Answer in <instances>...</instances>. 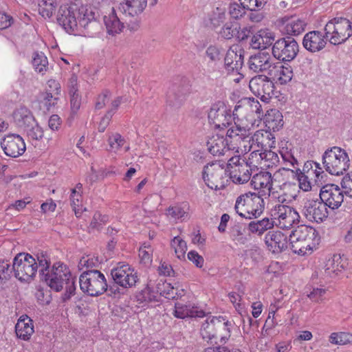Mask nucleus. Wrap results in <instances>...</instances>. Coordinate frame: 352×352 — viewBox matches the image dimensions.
<instances>
[{"label": "nucleus", "mask_w": 352, "mask_h": 352, "mask_svg": "<svg viewBox=\"0 0 352 352\" xmlns=\"http://www.w3.org/2000/svg\"><path fill=\"white\" fill-rule=\"evenodd\" d=\"M234 111L236 116H242L246 114L245 122L241 120L242 126L236 125L231 126L227 131L226 139L227 143L229 144L230 148L234 150L236 153H243L247 151L245 143L248 141L245 140L246 133L250 131L254 128L257 118H261L263 116L261 105L258 100L253 99L245 100L243 102L242 104L238 105Z\"/></svg>", "instance_id": "obj_1"}, {"label": "nucleus", "mask_w": 352, "mask_h": 352, "mask_svg": "<svg viewBox=\"0 0 352 352\" xmlns=\"http://www.w3.org/2000/svg\"><path fill=\"white\" fill-rule=\"evenodd\" d=\"M57 21L67 32L73 34L77 30L78 25L85 27L88 25L90 17L85 13L83 6L80 8L76 3H67L59 8Z\"/></svg>", "instance_id": "obj_2"}, {"label": "nucleus", "mask_w": 352, "mask_h": 352, "mask_svg": "<svg viewBox=\"0 0 352 352\" xmlns=\"http://www.w3.org/2000/svg\"><path fill=\"white\" fill-rule=\"evenodd\" d=\"M251 91L265 102H269L271 99L274 100V103L277 106H283L286 102L284 89H275V86L263 76L252 78L249 82Z\"/></svg>", "instance_id": "obj_3"}, {"label": "nucleus", "mask_w": 352, "mask_h": 352, "mask_svg": "<svg viewBox=\"0 0 352 352\" xmlns=\"http://www.w3.org/2000/svg\"><path fill=\"white\" fill-rule=\"evenodd\" d=\"M286 168H281L276 170L273 176H272L271 182V198L278 201V204L275 205V210L278 214V219L284 220L286 219L285 210L286 205L284 204L286 201ZM276 226H280L282 228L285 227V225L281 226L280 222Z\"/></svg>", "instance_id": "obj_4"}, {"label": "nucleus", "mask_w": 352, "mask_h": 352, "mask_svg": "<svg viewBox=\"0 0 352 352\" xmlns=\"http://www.w3.org/2000/svg\"><path fill=\"white\" fill-rule=\"evenodd\" d=\"M236 213L245 219L259 217L265 208V202L261 195L249 192L240 195L236 200Z\"/></svg>", "instance_id": "obj_5"}, {"label": "nucleus", "mask_w": 352, "mask_h": 352, "mask_svg": "<svg viewBox=\"0 0 352 352\" xmlns=\"http://www.w3.org/2000/svg\"><path fill=\"white\" fill-rule=\"evenodd\" d=\"M322 164L331 175H340L349 167V158L345 150L338 146L328 148L322 155Z\"/></svg>", "instance_id": "obj_6"}, {"label": "nucleus", "mask_w": 352, "mask_h": 352, "mask_svg": "<svg viewBox=\"0 0 352 352\" xmlns=\"http://www.w3.org/2000/svg\"><path fill=\"white\" fill-rule=\"evenodd\" d=\"M317 236V232L311 227L301 225L289 233V241L292 251L299 255H305L311 251V241Z\"/></svg>", "instance_id": "obj_7"}, {"label": "nucleus", "mask_w": 352, "mask_h": 352, "mask_svg": "<svg viewBox=\"0 0 352 352\" xmlns=\"http://www.w3.org/2000/svg\"><path fill=\"white\" fill-rule=\"evenodd\" d=\"M201 335L208 342H212L214 340L216 344L218 340L221 343L226 342L230 336L228 322L220 317H209L202 324Z\"/></svg>", "instance_id": "obj_8"}, {"label": "nucleus", "mask_w": 352, "mask_h": 352, "mask_svg": "<svg viewBox=\"0 0 352 352\" xmlns=\"http://www.w3.org/2000/svg\"><path fill=\"white\" fill-rule=\"evenodd\" d=\"M80 289L91 296H98L107 289V282L104 275L99 270L84 271L80 276Z\"/></svg>", "instance_id": "obj_9"}, {"label": "nucleus", "mask_w": 352, "mask_h": 352, "mask_svg": "<svg viewBox=\"0 0 352 352\" xmlns=\"http://www.w3.org/2000/svg\"><path fill=\"white\" fill-rule=\"evenodd\" d=\"M324 31L331 44H342L352 36V22L343 17L334 18L326 24Z\"/></svg>", "instance_id": "obj_10"}, {"label": "nucleus", "mask_w": 352, "mask_h": 352, "mask_svg": "<svg viewBox=\"0 0 352 352\" xmlns=\"http://www.w3.org/2000/svg\"><path fill=\"white\" fill-rule=\"evenodd\" d=\"M12 270L16 278L28 282L35 276L38 265L36 259L30 254L19 253L13 259Z\"/></svg>", "instance_id": "obj_11"}, {"label": "nucleus", "mask_w": 352, "mask_h": 352, "mask_svg": "<svg viewBox=\"0 0 352 352\" xmlns=\"http://www.w3.org/2000/svg\"><path fill=\"white\" fill-rule=\"evenodd\" d=\"M287 179H292L290 182L294 186L298 184V188L305 192L311 190V182L307 181L305 173L301 171L297 148L290 149L289 153L287 152Z\"/></svg>", "instance_id": "obj_12"}, {"label": "nucleus", "mask_w": 352, "mask_h": 352, "mask_svg": "<svg viewBox=\"0 0 352 352\" xmlns=\"http://www.w3.org/2000/svg\"><path fill=\"white\" fill-rule=\"evenodd\" d=\"M202 177L206 185L215 190L225 188L229 182L226 170L219 162L206 165L204 168Z\"/></svg>", "instance_id": "obj_13"}, {"label": "nucleus", "mask_w": 352, "mask_h": 352, "mask_svg": "<svg viewBox=\"0 0 352 352\" xmlns=\"http://www.w3.org/2000/svg\"><path fill=\"white\" fill-rule=\"evenodd\" d=\"M240 154L232 155L227 165L230 179L234 183L238 184L248 182L251 177V170L248 167L245 160L241 157Z\"/></svg>", "instance_id": "obj_14"}, {"label": "nucleus", "mask_w": 352, "mask_h": 352, "mask_svg": "<svg viewBox=\"0 0 352 352\" xmlns=\"http://www.w3.org/2000/svg\"><path fill=\"white\" fill-rule=\"evenodd\" d=\"M111 276L114 282L123 288H131L139 280L137 272L129 264L119 263L111 270Z\"/></svg>", "instance_id": "obj_15"}, {"label": "nucleus", "mask_w": 352, "mask_h": 352, "mask_svg": "<svg viewBox=\"0 0 352 352\" xmlns=\"http://www.w3.org/2000/svg\"><path fill=\"white\" fill-rule=\"evenodd\" d=\"M71 277L72 274L67 265L57 262L53 265L51 272L45 274V281L51 289L59 292Z\"/></svg>", "instance_id": "obj_16"}, {"label": "nucleus", "mask_w": 352, "mask_h": 352, "mask_svg": "<svg viewBox=\"0 0 352 352\" xmlns=\"http://www.w3.org/2000/svg\"><path fill=\"white\" fill-rule=\"evenodd\" d=\"M0 144L4 154L10 157H20L26 151L25 142L19 134L9 133L5 135Z\"/></svg>", "instance_id": "obj_17"}, {"label": "nucleus", "mask_w": 352, "mask_h": 352, "mask_svg": "<svg viewBox=\"0 0 352 352\" xmlns=\"http://www.w3.org/2000/svg\"><path fill=\"white\" fill-rule=\"evenodd\" d=\"M209 122L214 128L223 129L232 122L230 110H228L223 102L214 104L208 113Z\"/></svg>", "instance_id": "obj_18"}, {"label": "nucleus", "mask_w": 352, "mask_h": 352, "mask_svg": "<svg viewBox=\"0 0 352 352\" xmlns=\"http://www.w3.org/2000/svg\"><path fill=\"white\" fill-rule=\"evenodd\" d=\"M320 199L331 209L338 208L344 201L343 191L337 185L323 186L320 190Z\"/></svg>", "instance_id": "obj_19"}, {"label": "nucleus", "mask_w": 352, "mask_h": 352, "mask_svg": "<svg viewBox=\"0 0 352 352\" xmlns=\"http://www.w3.org/2000/svg\"><path fill=\"white\" fill-rule=\"evenodd\" d=\"M327 207L320 199L308 200L304 207L305 215L311 221L322 222L328 217Z\"/></svg>", "instance_id": "obj_20"}, {"label": "nucleus", "mask_w": 352, "mask_h": 352, "mask_svg": "<svg viewBox=\"0 0 352 352\" xmlns=\"http://www.w3.org/2000/svg\"><path fill=\"white\" fill-rule=\"evenodd\" d=\"M207 146L209 152L216 156L226 155L228 157L236 153L227 143L226 139L218 134L209 138Z\"/></svg>", "instance_id": "obj_21"}, {"label": "nucleus", "mask_w": 352, "mask_h": 352, "mask_svg": "<svg viewBox=\"0 0 352 352\" xmlns=\"http://www.w3.org/2000/svg\"><path fill=\"white\" fill-rule=\"evenodd\" d=\"M167 218L174 222H184L190 217V206L188 202L182 201L170 206L165 212Z\"/></svg>", "instance_id": "obj_22"}, {"label": "nucleus", "mask_w": 352, "mask_h": 352, "mask_svg": "<svg viewBox=\"0 0 352 352\" xmlns=\"http://www.w3.org/2000/svg\"><path fill=\"white\" fill-rule=\"evenodd\" d=\"M242 50L238 45L232 46L227 52L224 61L228 72H236L242 68L243 56Z\"/></svg>", "instance_id": "obj_23"}, {"label": "nucleus", "mask_w": 352, "mask_h": 352, "mask_svg": "<svg viewBox=\"0 0 352 352\" xmlns=\"http://www.w3.org/2000/svg\"><path fill=\"white\" fill-rule=\"evenodd\" d=\"M272 175L269 172H260L255 174L251 179V186L258 191L261 196L271 197Z\"/></svg>", "instance_id": "obj_24"}, {"label": "nucleus", "mask_w": 352, "mask_h": 352, "mask_svg": "<svg viewBox=\"0 0 352 352\" xmlns=\"http://www.w3.org/2000/svg\"><path fill=\"white\" fill-rule=\"evenodd\" d=\"M324 36L319 31H311L307 33L302 41L303 47L311 52L322 50L326 45Z\"/></svg>", "instance_id": "obj_25"}, {"label": "nucleus", "mask_w": 352, "mask_h": 352, "mask_svg": "<svg viewBox=\"0 0 352 352\" xmlns=\"http://www.w3.org/2000/svg\"><path fill=\"white\" fill-rule=\"evenodd\" d=\"M15 333L18 338L30 340L34 333L33 320L26 314L21 316L15 325Z\"/></svg>", "instance_id": "obj_26"}, {"label": "nucleus", "mask_w": 352, "mask_h": 352, "mask_svg": "<svg viewBox=\"0 0 352 352\" xmlns=\"http://www.w3.org/2000/svg\"><path fill=\"white\" fill-rule=\"evenodd\" d=\"M204 311L190 302H178L175 305L173 315L178 318L202 317Z\"/></svg>", "instance_id": "obj_27"}, {"label": "nucleus", "mask_w": 352, "mask_h": 352, "mask_svg": "<svg viewBox=\"0 0 352 352\" xmlns=\"http://www.w3.org/2000/svg\"><path fill=\"white\" fill-rule=\"evenodd\" d=\"M274 137L267 130L256 131L251 138L250 148L264 150L273 146Z\"/></svg>", "instance_id": "obj_28"}, {"label": "nucleus", "mask_w": 352, "mask_h": 352, "mask_svg": "<svg viewBox=\"0 0 352 352\" xmlns=\"http://www.w3.org/2000/svg\"><path fill=\"white\" fill-rule=\"evenodd\" d=\"M265 241L273 252H280L286 247V234L279 230L269 232L265 236Z\"/></svg>", "instance_id": "obj_29"}, {"label": "nucleus", "mask_w": 352, "mask_h": 352, "mask_svg": "<svg viewBox=\"0 0 352 352\" xmlns=\"http://www.w3.org/2000/svg\"><path fill=\"white\" fill-rule=\"evenodd\" d=\"M271 82L275 86V89H284L286 97V72L285 63L278 62L270 71Z\"/></svg>", "instance_id": "obj_30"}, {"label": "nucleus", "mask_w": 352, "mask_h": 352, "mask_svg": "<svg viewBox=\"0 0 352 352\" xmlns=\"http://www.w3.org/2000/svg\"><path fill=\"white\" fill-rule=\"evenodd\" d=\"M302 172L305 173L307 181H309V178L314 177V182L318 186L322 184V180L325 175L324 170L320 167V164L314 161H307L303 166Z\"/></svg>", "instance_id": "obj_31"}, {"label": "nucleus", "mask_w": 352, "mask_h": 352, "mask_svg": "<svg viewBox=\"0 0 352 352\" xmlns=\"http://www.w3.org/2000/svg\"><path fill=\"white\" fill-rule=\"evenodd\" d=\"M13 118L16 124L21 128L26 129L36 122V119L30 110L23 106L17 108Z\"/></svg>", "instance_id": "obj_32"}, {"label": "nucleus", "mask_w": 352, "mask_h": 352, "mask_svg": "<svg viewBox=\"0 0 352 352\" xmlns=\"http://www.w3.org/2000/svg\"><path fill=\"white\" fill-rule=\"evenodd\" d=\"M82 184L80 183H78L75 187L71 190L69 197L70 205L76 217H80L82 212L86 210L82 204Z\"/></svg>", "instance_id": "obj_33"}, {"label": "nucleus", "mask_w": 352, "mask_h": 352, "mask_svg": "<svg viewBox=\"0 0 352 352\" xmlns=\"http://www.w3.org/2000/svg\"><path fill=\"white\" fill-rule=\"evenodd\" d=\"M270 56L267 53L258 52L250 58L249 67L254 72L258 73L270 67Z\"/></svg>", "instance_id": "obj_34"}, {"label": "nucleus", "mask_w": 352, "mask_h": 352, "mask_svg": "<svg viewBox=\"0 0 352 352\" xmlns=\"http://www.w3.org/2000/svg\"><path fill=\"white\" fill-rule=\"evenodd\" d=\"M157 290L160 294L168 299H175L182 297L185 294L184 289H179V286H174L166 281L158 283Z\"/></svg>", "instance_id": "obj_35"}, {"label": "nucleus", "mask_w": 352, "mask_h": 352, "mask_svg": "<svg viewBox=\"0 0 352 352\" xmlns=\"http://www.w3.org/2000/svg\"><path fill=\"white\" fill-rule=\"evenodd\" d=\"M274 38L268 30H261L252 38V45L255 49H266L270 46Z\"/></svg>", "instance_id": "obj_36"}, {"label": "nucleus", "mask_w": 352, "mask_h": 352, "mask_svg": "<svg viewBox=\"0 0 352 352\" xmlns=\"http://www.w3.org/2000/svg\"><path fill=\"white\" fill-rule=\"evenodd\" d=\"M147 6V0H126L122 9L130 16H138L143 12Z\"/></svg>", "instance_id": "obj_37"}, {"label": "nucleus", "mask_w": 352, "mask_h": 352, "mask_svg": "<svg viewBox=\"0 0 352 352\" xmlns=\"http://www.w3.org/2000/svg\"><path fill=\"white\" fill-rule=\"evenodd\" d=\"M104 22L107 33L112 36L120 34L124 28V24L116 15L114 9L108 16H104Z\"/></svg>", "instance_id": "obj_38"}, {"label": "nucleus", "mask_w": 352, "mask_h": 352, "mask_svg": "<svg viewBox=\"0 0 352 352\" xmlns=\"http://www.w3.org/2000/svg\"><path fill=\"white\" fill-rule=\"evenodd\" d=\"M60 96L51 93L40 92L38 103L39 109L43 111H50L56 107L60 101Z\"/></svg>", "instance_id": "obj_39"}, {"label": "nucleus", "mask_w": 352, "mask_h": 352, "mask_svg": "<svg viewBox=\"0 0 352 352\" xmlns=\"http://www.w3.org/2000/svg\"><path fill=\"white\" fill-rule=\"evenodd\" d=\"M344 267V265L342 263L340 255L334 254L327 261L324 266V271L328 276L333 277L337 276L339 272H342Z\"/></svg>", "instance_id": "obj_40"}, {"label": "nucleus", "mask_w": 352, "mask_h": 352, "mask_svg": "<svg viewBox=\"0 0 352 352\" xmlns=\"http://www.w3.org/2000/svg\"><path fill=\"white\" fill-rule=\"evenodd\" d=\"M170 245L179 260L184 261L186 259L188 245L186 241L182 237L180 236H175L171 239Z\"/></svg>", "instance_id": "obj_41"}, {"label": "nucleus", "mask_w": 352, "mask_h": 352, "mask_svg": "<svg viewBox=\"0 0 352 352\" xmlns=\"http://www.w3.org/2000/svg\"><path fill=\"white\" fill-rule=\"evenodd\" d=\"M274 226V222L268 218H264L261 220L256 221H252L249 224V230L252 233H256L261 235L267 230L272 228Z\"/></svg>", "instance_id": "obj_42"}, {"label": "nucleus", "mask_w": 352, "mask_h": 352, "mask_svg": "<svg viewBox=\"0 0 352 352\" xmlns=\"http://www.w3.org/2000/svg\"><path fill=\"white\" fill-rule=\"evenodd\" d=\"M262 151L256 148H250V146H249L248 151H251V153L245 162L251 171L254 168L262 169Z\"/></svg>", "instance_id": "obj_43"}, {"label": "nucleus", "mask_w": 352, "mask_h": 352, "mask_svg": "<svg viewBox=\"0 0 352 352\" xmlns=\"http://www.w3.org/2000/svg\"><path fill=\"white\" fill-rule=\"evenodd\" d=\"M32 63L36 72L44 74L47 72L48 60L43 52L34 53Z\"/></svg>", "instance_id": "obj_44"}, {"label": "nucleus", "mask_w": 352, "mask_h": 352, "mask_svg": "<svg viewBox=\"0 0 352 352\" xmlns=\"http://www.w3.org/2000/svg\"><path fill=\"white\" fill-rule=\"evenodd\" d=\"M306 23L300 19L287 18V35L298 36L305 30Z\"/></svg>", "instance_id": "obj_45"}, {"label": "nucleus", "mask_w": 352, "mask_h": 352, "mask_svg": "<svg viewBox=\"0 0 352 352\" xmlns=\"http://www.w3.org/2000/svg\"><path fill=\"white\" fill-rule=\"evenodd\" d=\"M57 6L56 0H41L38 3V12L44 18H50Z\"/></svg>", "instance_id": "obj_46"}, {"label": "nucleus", "mask_w": 352, "mask_h": 352, "mask_svg": "<svg viewBox=\"0 0 352 352\" xmlns=\"http://www.w3.org/2000/svg\"><path fill=\"white\" fill-rule=\"evenodd\" d=\"M107 142L109 151L116 153L124 146L125 140L119 133L114 132L108 134Z\"/></svg>", "instance_id": "obj_47"}, {"label": "nucleus", "mask_w": 352, "mask_h": 352, "mask_svg": "<svg viewBox=\"0 0 352 352\" xmlns=\"http://www.w3.org/2000/svg\"><path fill=\"white\" fill-rule=\"evenodd\" d=\"M262 169H266L276 166L279 162L278 155L268 148L262 151Z\"/></svg>", "instance_id": "obj_48"}, {"label": "nucleus", "mask_w": 352, "mask_h": 352, "mask_svg": "<svg viewBox=\"0 0 352 352\" xmlns=\"http://www.w3.org/2000/svg\"><path fill=\"white\" fill-rule=\"evenodd\" d=\"M99 264L100 262L97 256L87 254L82 256L80 259L78 268L80 270H92V268L98 267Z\"/></svg>", "instance_id": "obj_49"}, {"label": "nucleus", "mask_w": 352, "mask_h": 352, "mask_svg": "<svg viewBox=\"0 0 352 352\" xmlns=\"http://www.w3.org/2000/svg\"><path fill=\"white\" fill-rule=\"evenodd\" d=\"M274 58L284 63L286 60V39L282 38L278 40L272 47Z\"/></svg>", "instance_id": "obj_50"}, {"label": "nucleus", "mask_w": 352, "mask_h": 352, "mask_svg": "<svg viewBox=\"0 0 352 352\" xmlns=\"http://www.w3.org/2000/svg\"><path fill=\"white\" fill-rule=\"evenodd\" d=\"M329 342L338 345L352 343V334L346 332L332 333L329 336Z\"/></svg>", "instance_id": "obj_51"}, {"label": "nucleus", "mask_w": 352, "mask_h": 352, "mask_svg": "<svg viewBox=\"0 0 352 352\" xmlns=\"http://www.w3.org/2000/svg\"><path fill=\"white\" fill-rule=\"evenodd\" d=\"M239 25L237 23L228 22L223 26L220 34L222 37L230 39L234 36H238Z\"/></svg>", "instance_id": "obj_52"}, {"label": "nucleus", "mask_w": 352, "mask_h": 352, "mask_svg": "<svg viewBox=\"0 0 352 352\" xmlns=\"http://www.w3.org/2000/svg\"><path fill=\"white\" fill-rule=\"evenodd\" d=\"M30 127L25 129L28 139L30 141L41 140L44 136V129L36 122Z\"/></svg>", "instance_id": "obj_53"}, {"label": "nucleus", "mask_w": 352, "mask_h": 352, "mask_svg": "<svg viewBox=\"0 0 352 352\" xmlns=\"http://www.w3.org/2000/svg\"><path fill=\"white\" fill-rule=\"evenodd\" d=\"M265 116L266 122L270 124L269 128H277L280 122L283 121V116L278 110L276 109L267 111V114L265 115Z\"/></svg>", "instance_id": "obj_54"}, {"label": "nucleus", "mask_w": 352, "mask_h": 352, "mask_svg": "<svg viewBox=\"0 0 352 352\" xmlns=\"http://www.w3.org/2000/svg\"><path fill=\"white\" fill-rule=\"evenodd\" d=\"M109 221V216L102 214L100 212H96L90 223V227L94 229H99Z\"/></svg>", "instance_id": "obj_55"}, {"label": "nucleus", "mask_w": 352, "mask_h": 352, "mask_svg": "<svg viewBox=\"0 0 352 352\" xmlns=\"http://www.w3.org/2000/svg\"><path fill=\"white\" fill-rule=\"evenodd\" d=\"M61 85L58 80L50 78L45 84V89L41 92L51 93L52 94H56V96H61Z\"/></svg>", "instance_id": "obj_56"}, {"label": "nucleus", "mask_w": 352, "mask_h": 352, "mask_svg": "<svg viewBox=\"0 0 352 352\" xmlns=\"http://www.w3.org/2000/svg\"><path fill=\"white\" fill-rule=\"evenodd\" d=\"M299 52L298 43L292 37L287 36V62L294 60Z\"/></svg>", "instance_id": "obj_57"}, {"label": "nucleus", "mask_w": 352, "mask_h": 352, "mask_svg": "<svg viewBox=\"0 0 352 352\" xmlns=\"http://www.w3.org/2000/svg\"><path fill=\"white\" fill-rule=\"evenodd\" d=\"M153 249L150 245L144 243L139 249V256L142 263H148L152 261Z\"/></svg>", "instance_id": "obj_58"}, {"label": "nucleus", "mask_w": 352, "mask_h": 352, "mask_svg": "<svg viewBox=\"0 0 352 352\" xmlns=\"http://www.w3.org/2000/svg\"><path fill=\"white\" fill-rule=\"evenodd\" d=\"M245 10L247 9L241 3H232L229 6L228 12L232 18L238 19L245 14Z\"/></svg>", "instance_id": "obj_59"}, {"label": "nucleus", "mask_w": 352, "mask_h": 352, "mask_svg": "<svg viewBox=\"0 0 352 352\" xmlns=\"http://www.w3.org/2000/svg\"><path fill=\"white\" fill-rule=\"evenodd\" d=\"M12 270L8 261H0V283L5 282L10 278Z\"/></svg>", "instance_id": "obj_60"}, {"label": "nucleus", "mask_w": 352, "mask_h": 352, "mask_svg": "<svg viewBox=\"0 0 352 352\" xmlns=\"http://www.w3.org/2000/svg\"><path fill=\"white\" fill-rule=\"evenodd\" d=\"M36 259L38 261L36 262L38 265V269H39L41 272L44 273L45 271H47L49 269L50 265V262L46 253L41 252L37 254Z\"/></svg>", "instance_id": "obj_61"}, {"label": "nucleus", "mask_w": 352, "mask_h": 352, "mask_svg": "<svg viewBox=\"0 0 352 352\" xmlns=\"http://www.w3.org/2000/svg\"><path fill=\"white\" fill-rule=\"evenodd\" d=\"M243 8L253 11L260 9L265 3V0H239Z\"/></svg>", "instance_id": "obj_62"}, {"label": "nucleus", "mask_w": 352, "mask_h": 352, "mask_svg": "<svg viewBox=\"0 0 352 352\" xmlns=\"http://www.w3.org/2000/svg\"><path fill=\"white\" fill-rule=\"evenodd\" d=\"M187 257L197 267L201 268L204 265V258L195 250H190Z\"/></svg>", "instance_id": "obj_63"}, {"label": "nucleus", "mask_w": 352, "mask_h": 352, "mask_svg": "<svg viewBox=\"0 0 352 352\" xmlns=\"http://www.w3.org/2000/svg\"><path fill=\"white\" fill-rule=\"evenodd\" d=\"M341 185L344 190V192L347 196L352 197V172L343 177Z\"/></svg>", "instance_id": "obj_64"}]
</instances>
